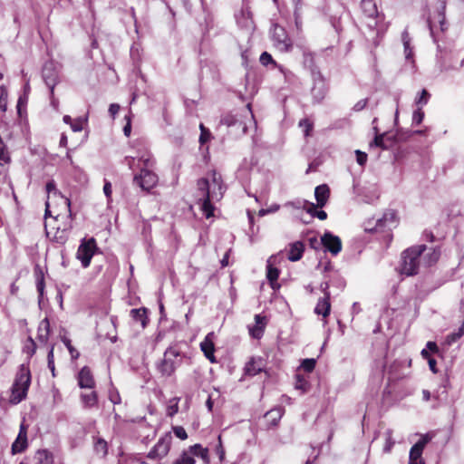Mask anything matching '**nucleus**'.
I'll return each instance as SVG.
<instances>
[{"mask_svg": "<svg viewBox=\"0 0 464 464\" xmlns=\"http://www.w3.org/2000/svg\"><path fill=\"white\" fill-rule=\"evenodd\" d=\"M198 198L201 202V209L203 210L206 218L213 216L214 207L211 204L212 200L221 199V193L217 192L215 188H210V181L202 178L198 180Z\"/></svg>", "mask_w": 464, "mask_h": 464, "instance_id": "1", "label": "nucleus"}, {"mask_svg": "<svg viewBox=\"0 0 464 464\" xmlns=\"http://www.w3.org/2000/svg\"><path fill=\"white\" fill-rule=\"evenodd\" d=\"M426 249L425 245H420L404 250L401 254V274L408 276L418 274L421 263V255Z\"/></svg>", "mask_w": 464, "mask_h": 464, "instance_id": "2", "label": "nucleus"}, {"mask_svg": "<svg viewBox=\"0 0 464 464\" xmlns=\"http://www.w3.org/2000/svg\"><path fill=\"white\" fill-rule=\"evenodd\" d=\"M31 383V374L28 366L22 364L16 374L14 382L12 387V399L13 403H19L27 394Z\"/></svg>", "mask_w": 464, "mask_h": 464, "instance_id": "3", "label": "nucleus"}, {"mask_svg": "<svg viewBox=\"0 0 464 464\" xmlns=\"http://www.w3.org/2000/svg\"><path fill=\"white\" fill-rule=\"evenodd\" d=\"M182 362V355L177 346H169L164 353L163 359L157 363L158 371L163 375L171 376Z\"/></svg>", "mask_w": 464, "mask_h": 464, "instance_id": "4", "label": "nucleus"}, {"mask_svg": "<svg viewBox=\"0 0 464 464\" xmlns=\"http://www.w3.org/2000/svg\"><path fill=\"white\" fill-rule=\"evenodd\" d=\"M96 241L93 237L83 238L78 247L76 256L81 261L82 266L86 268L90 266L92 257L97 250Z\"/></svg>", "mask_w": 464, "mask_h": 464, "instance_id": "5", "label": "nucleus"}, {"mask_svg": "<svg viewBox=\"0 0 464 464\" xmlns=\"http://www.w3.org/2000/svg\"><path fill=\"white\" fill-rule=\"evenodd\" d=\"M133 182L143 190L150 191L158 183V176L147 169H141L140 173L133 178Z\"/></svg>", "mask_w": 464, "mask_h": 464, "instance_id": "6", "label": "nucleus"}, {"mask_svg": "<svg viewBox=\"0 0 464 464\" xmlns=\"http://www.w3.org/2000/svg\"><path fill=\"white\" fill-rule=\"evenodd\" d=\"M171 440L172 437L169 433L165 434L158 440L156 445L150 450V451L147 455V458L151 459H161L162 458L167 456L170 449Z\"/></svg>", "mask_w": 464, "mask_h": 464, "instance_id": "7", "label": "nucleus"}, {"mask_svg": "<svg viewBox=\"0 0 464 464\" xmlns=\"http://www.w3.org/2000/svg\"><path fill=\"white\" fill-rule=\"evenodd\" d=\"M42 76L53 95L54 87L59 82V72L56 64L53 62L45 63L43 67Z\"/></svg>", "mask_w": 464, "mask_h": 464, "instance_id": "8", "label": "nucleus"}, {"mask_svg": "<svg viewBox=\"0 0 464 464\" xmlns=\"http://www.w3.org/2000/svg\"><path fill=\"white\" fill-rule=\"evenodd\" d=\"M220 122L228 128L235 129L236 135H244L246 133L247 126L243 119V115L227 114L221 118Z\"/></svg>", "mask_w": 464, "mask_h": 464, "instance_id": "9", "label": "nucleus"}, {"mask_svg": "<svg viewBox=\"0 0 464 464\" xmlns=\"http://www.w3.org/2000/svg\"><path fill=\"white\" fill-rule=\"evenodd\" d=\"M396 223L397 220L395 211L389 209L384 212L383 216L381 218L377 219L376 226L373 228L365 227V231L373 232L383 229H392V227L396 226Z\"/></svg>", "mask_w": 464, "mask_h": 464, "instance_id": "10", "label": "nucleus"}, {"mask_svg": "<svg viewBox=\"0 0 464 464\" xmlns=\"http://www.w3.org/2000/svg\"><path fill=\"white\" fill-rule=\"evenodd\" d=\"M323 246L332 255L336 256L342 250L341 239L330 232H325L321 237Z\"/></svg>", "mask_w": 464, "mask_h": 464, "instance_id": "11", "label": "nucleus"}, {"mask_svg": "<svg viewBox=\"0 0 464 464\" xmlns=\"http://www.w3.org/2000/svg\"><path fill=\"white\" fill-rule=\"evenodd\" d=\"M273 37L277 48H279L281 51L288 52L291 50L292 44L285 35V32L283 27L276 25L274 29Z\"/></svg>", "mask_w": 464, "mask_h": 464, "instance_id": "12", "label": "nucleus"}, {"mask_svg": "<svg viewBox=\"0 0 464 464\" xmlns=\"http://www.w3.org/2000/svg\"><path fill=\"white\" fill-rule=\"evenodd\" d=\"M428 441V437H423L411 447L410 450V464H418V460L420 459L423 449Z\"/></svg>", "mask_w": 464, "mask_h": 464, "instance_id": "13", "label": "nucleus"}, {"mask_svg": "<svg viewBox=\"0 0 464 464\" xmlns=\"http://www.w3.org/2000/svg\"><path fill=\"white\" fill-rule=\"evenodd\" d=\"M255 323L256 324L254 326H249V333L252 337L260 339L264 334V330L266 324V318L261 314H256Z\"/></svg>", "mask_w": 464, "mask_h": 464, "instance_id": "14", "label": "nucleus"}, {"mask_svg": "<svg viewBox=\"0 0 464 464\" xmlns=\"http://www.w3.org/2000/svg\"><path fill=\"white\" fill-rule=\"evenodd\" d=\"M78 383L81 388L92 389L94 387V380L91 370L84 366L78 374Z\"/></svg>", "mask_w": 464, "mask_h": 464, "instance_id": "15", "label": "nucleus"}, {"mask_svg": "<svg viewBox=\"0 0 464 464\" xmlns=\"http://www.w3.org/2000/svg\"><path fill=\"white\" fill-rule=\"evenodd\" d=\"M330 196V188L326 184L319 185L315 188L314 197L316 199V204L318 208H324Z\"/></svg>", "mask_w": 464, "mask_h": 464, "instance_id": "16", "label": "nucleus"}, {"mask_svg": "<svg viewBox=\"0 0 464 464\" xmlns=\"http://www.w3.org/2000/svg\"><path fill=\"white\" fill-rule=\"evenodd\" d=\"M27 447V437H26V429L24 425H21L19 434L12 445V451L14 454L20 453L25 450Z\"/></svg>", "mask_w": 464, "mask_h": 464, "instance_id": "17", "label": "nucleus"}, {"mask_svg": "<svg viewBox=\"0 0 464 464\" xmlns=\"http://www.w3.org/2000/svg\"><path fill=\"white\" fill-rule=\"evenodd\" d=\"M327 92V87L324 81L316 82L311 90L313 99L315 102H321L325 97Z\"/></svg>", "mask_w": 464, "mask_h": 464, "instance_id": "18", "label": "nucleus"}, {"mask_svg": "<svg viewBox=\"0 0 464 464\" xmlns=\"http://www.w3.org/2000/svg\"><path fill=\"white\" fill-rule=\"evenodd\" d=\"M330 310V294H327V296H324L323 298L318 300L317 304L314 308V312L317 314H322L324 317H326L329 315Z\"/></svg>", "mask_w": 464, "mask_h": 464, "instance_id": "19", "label": "nucleus"}, {"mask_svg": "<svg viewBox=\"0 0 464 464\" xmlns=\"http://www.w3.org/2000/svg\"><path fill=\"white\" fill-rule=\"evenodd\" d=\"M304 252V245L302 242L297 241L290 246L288 259L292 262L298 261L302 258Z\"/></svg>", "mask_w": 464, "mask_h": 464, "instance_id": "20", "label": "nucleus"}, {"mask_svg": "<svg viewBox=\"0 0 464 464\" xmlns=\"http://www.w3.org/2000/svg\"><path fill=\"white\" fill-rule=\"evenodd\" d=\"M131 318L137 322L140 323L142 328H145L148 324V316H147V309L146 308H136L131 309L130 312Z\"/></svg>", "mask_w": 464, "mask_h": 464, "instance_id": "21", "label": "nucleus"}, {"mask_svg": "<svg viewBox=\"0 0 464 464\" xmlns=\"http://www.w3.org/2000/svg\"><path fill=\"white\" fill-rule=\"evenodd\" d=\"M50 334V323L47 318H44L41 321L38 326V335L37 338L41 343H47L48 337Z\"/></svg>", "mask_w": 464, "mask_h": 464, "instance_id": "22", "label": "nucleus"}, {"mask_svg": "<svg viewBox=\"0 0 464 464\" xmlns=\"http://www.w3.org/2000/svg\"><path fill=\"white\" fill-rule=\"evenodd\" d=\"M35 464H53V457L46 450H39L34 455Z\"/></svg>", "mask_w": 464, "mask_h": 464, "instance_id": "23", "label": "nucleus"}, {"mask_svg": "<svg viewBox=\"0 0 464 464\" xmlns=\"http://www.w3.org/2000/svg\"><path fill=\"white\" fill-rule=\"evenodd\" d=\"M274 256H270L266 262V277L270 282L272 287L274 288V283L277 280L279 276V270L273 266Z\"/></svg>", "mask_w": 464, "mask_h": 464, "instance_id": "24", "label": "nucleus"}, {"mask_svg": "<svg viewBox=\"0 0 464 464\" xmlns=\"http://www.w3.org/2000/svg\"><path fill=\"white\" fill-rule=\"evenodd\" d=\"M361 8L362 13L369 18H373L377 14V7L372 0H362Z\"/></svg>", "mask_w": 464, "mask_h": 464, "instance_id": "25", "label": "nucleus"}, {"mask_svg": "<svg viewBox=\"0 0 464 464\" xmlns=\"http://www.w3.org/2000/svg\"><path fill=\"white\" fill-rule=\"evenodd\" d=\"M201 351L204 353L205 356L212 362H216L214 357V343L212 341L208 340V335L206 339L200 343Z\"/></svg>", "mask_w": 464, "mask_h": 464, "instance_id": "26", "label": "nucleus"}, {"mask_svg": "<svg viewBox=\"0 0 464 464\" xmlns=\"http://www.w3.org/2000/svg\"><path fill=\"white\" fill-rule=\"evenodd\" d=\"M189 453L200 457L206 463H208V450L203 448L200 444H195L188 449Z\"/></svg>", "mask_w": 464, "mask_h": 464, "instance_id": "27", "label": "nucleus"}, {"mask_svg": "<svg viewBox=\"0 0 464 464\" xmlns=\"http://www.w3.org/2000/svg\"><path fill=\"white\" fill-rule=\"evenodd\" d=\"M245 371H246V373L247 375H251V376H255L256 375L257 373L261 372H262V363H261V360H258L256 361V360H251L246 365V368H245Z\"/></svg>", "mask_w": 464, "mask_h": 464, "instance_id": "28", "label": "nucleus"}, {"mask_svg": "<svg viewBox=\"0 0 464 464\" xmlns=\"http://www.w3.org/2000/svg\"><path fill=\"white\" fill-rule=\"evenodd\" d=\"M440 256V252L435 248L431 249L430 252L427 253L423 256H421V261L427 266H432L435 264Z\"/></svg>", "mask_w": 464, "mask_h": 464, "instance_id": "29", "label": "nucleus"}, {"mask_svg": "<svg viewBox=\"0 0 464 464\" xmlns=\"http://www.w3.org/2000/svg\"><path fill=\"white\" fill-rule=\"evenodd\" d=\"M445 9H446V2L445 0L441 1L440 8L438 11L437 18L440 24V30L441 33H444L447 29V23L445 18Z\"/></svg>", "mask_w": 464, "mask_h": 464, "instance_id": "30", "label": "nucleus"}, {"mask_svg": "<svg viewBox=\"0 0 464 464\" xmlns=\"http://www.w3.org/2000/svg\"><path fill=\"white\" fill-rule=\"evenodd\" d=\"M82 401L83 402L85 407H93L97 404L98 397L95 392H92L90 393H82L81 395Z\"/></svg>", "mask_w": 464, "mask_h": 464, "instance_id": "31", "label": "nucleus"}, {"mask_svg": "<svg viewBox=\"0 0 464 464\" xmlns=\"http://www.w3.org/2000/svg\"><path fill=\"white\" fill-rule=\"evenodd\" d=\"M215 187H218V192L221 193V198L223 197V185H222V179L220 174H218L216 170H213L211 172V182H210V188H215Z\"/></svg>", "mask_w": 464, "mask_h": 464, "instance_id": "32", "label": "nucleus"}, {"mask_svg": "<svg viewBox=\"0 0 464 464\" xmlns=\"http://www.w3.org/2000/svg\"><path fill=\"white\" fill-rule=\"evenodd\" d=\"M317 205L311 203L307 208V213H309L313 218L316 217L320 220H324L327 218V213L324 210H317Z\"/></svg>", "mask_w": 464, "mask_h": 464, "instance_id": "33", "label": "nucleus"}, {"mask_svg": "<svg viewBox=\"0 0 464 464\" xmlns=\"http://www.w3.org/2000/svg\"><path fill=\"white\" fill-rule=\"evenodd\" d=\"M94 450L102 457H105L108 451L107 442L103 439H98L94 443Z\"/></svg>", "mask_w": 464, "mask_h": 464, "instance_id": "34", "label": "nucleus"}, {"mask_svg": "<svg viewBox=\"0 0 464 464\" xmlns=\"http://www.w3.org/2000/svg\"><path fill=\"white\" fill-rule=\"evenodd\" d=\"M385 136L386 133L376 134L374 140L370 143V147H380L382 150H387L389 148V145H387L384 140Z\"/></svg>", "mask_w": 464, "mask_h": 464, "instance_id": "35", "label": "nucleus"}, {"mask_svg": "<svg viewBox=\"0 0 464 464\" xmlns=\"http://www.w3.org/2000/svg\"><path fill=\"white\" fill-rule=\"evenodd\" d=\"M70 228H71V226H69L68 227H64L62 230H60V228H57V231L55 232V234L53 236V240L59 244H64L68 238L67 230Z\"/></svg>", "mask_w": 464, "mask_h": 464, "instance_id": "36", "label": "nucleus"}, {"mask_svg": "<svg viewBox=\"0 0 464 464\" xmlns=\"http://www.w3.org/2000/svg\"><path fill=\"white\" fill-rule=\"evenodd\" d=\"M410 41L411 40L409 37V34L406 31H404L402 33V42H403V45H404L405 57L407 60H410L413 55L412 49L410 46Z\"/></svg>", "mask_w": 464, "mask_h": 464, "instance_id": "37", "label": "nucleus"}, {"mask_svg": "<svg viewBox=\"0 0 464 464\" xmlns=\"http://www.w3.org/2000/svg\"><path fill=\"white\" fill-rule=\"evenodd\" d=\"M384 435H385V444H384V447H383V452L389 453L392 450V449L394 446V444H395V441L392 439V430H387L385 431Z\"/></svg>", "mask_w": 464, "mask_h": 464, "instance_id": "38", "label": "nucleus"}, {"mask_svg": "<svg viewBox=\"0 0 464 464\" xmlns=\"http://www.w3.org/2000/svg\"><path fill=\"white\" fill-rule=\"evenodd\" d=\"M303 57H304L303 63H304V67L308 68L309 70L316 67L314 65V54L311 52L304 50L303 52Z\"/></svg>", "mask_w": 464, "mask_h": 464, "instance_id": "39", "label": "nucleus"}, {"mask_svg": "<svg viewBox=\"0 0 464 464\" xmlns=\"http://www.w3.org/2000/svg\"><path fill=\"white\" fill-rule=\"evenodd\" d=\"M266 417L269 418L272 425H276L277 421L282 417L281 409L271 410L270 411L266 412Z\"/></svg>", "mask_w": 464, "mask_h": 464, "instance_id": "40", "label": "nucleus"}, {"mask_svg": "<svg viewBox=\"0 0 464 464\" xmlns=\"http://www.w3.org/2000/svg\"><path fill=\"white\" fill-rule=\"evenodd\" d=\"M173 464H195V459L188 452L184 451Z\"/></svg>", "mask_w": 464, "mask_h": 464, "instance_id": "41", "label": "nucleus"}, {"mask_svg": "<svg viewBox=\"0 0 464 464\" xmlns=\"http://www.w3.org/2000/svg\"><path fill=\"white\" fill-rule=\"evenodd\" d=\"M295 389L301 390L302 392H305L308 390L309 383L304 377L300 374H296V382L295 384Z\"/></svg>", "mask_w": 464, "mask_h": 464, "instance_id": "42", "label": "nucleus"}, {"mask_svg": "<svg viewBox=\"0 0 464 464\" xmlns=\"http://www.w3.org/2000/svg\"><path fill=\"white\" fill-rule=\"evenodd\" d=\"M430 93L426 89H423L420 95L415 99V103L419 106H423L428 103Z\"/></svg>", "mask_w": 464, "mask_h": 464, "instance_id": "43", "label": "nucleus"}, {"mask_svg": "<svg viewBox=\"0 0 464 464\" xmlns=\"http://www.w3.org/2000/svg\"><path fill=\"white\" fill-rule=\"evenodd\" d=\"M53 349H54V347H53V345H52L48 352V355H47V361H48L47 364H48V368L52 372L53 377H55Z\"/></svg>", "mask_w": 464, "mask_h": 464, "instance_id": "44", "label": "nucleus"}, {"mask_svg": "<svg viewBox=\"0 0 464 464\" xmlns=\"http://www.w3.org/2000/svg\"><path fill=\"white\" fill-rule=\"evenodd\" d=\"M463 334V330L459 329L457 332L447 335L445 342L448 345H451L453 343L459 340Z\"/></svg>", "mask_w": 464, "mask_h": 464, "instance_id": "45", "label": "nucleus"}, {"mask_svg": "<svg viewBox=\"0 0 464 464\" xmlns=\"http://www.w3.org/2000/svg\"><path fill=\"white\" fill-rule=\"evenodd\" d=\"M316 364L315 359H304L301 363V367L307 372H311L314 371Z\"/></svg>", "mask_w": 464, "mask_h": 464, "instance_id": "46", "label": "nucleus"}, {"mask_svg": "<svg viewBox=\"0 0 464 464\" xmlns=\"http://www.w3.org/2000/svg\"><path fill=\"white\" fill-rule=\"evenodd\" d=\"M312 202H309L307 200H301V199H298V200H295V201H292V202H288L287 203V206H291L295 208H302V209H305L307 211V208L309 207V204H311Z\"/></svg>", "mask_w": 464, "mask_h": 464, "instance_id": "47", "label": "nucleus"}, {"mask_svg": "<svg viewBox=\"0 0 464 464\" xmlns=\"http://www.w3.org/2000/svg\"><path fill=\"white\" fill-rule=\"evenodd\" d=\"M0 110L5 111L7 104V92L5 86L0 87Z\"/></svg>", "mask_w": 464, "mask_h": 464, "instance_id": "48", "label": "nucleus"}, {"mask_svg": "<svg viewBox=\"0 0 464 464\" xmlns=\"http://www.w3.org/2000/svg\"><path fill=\"white\" fill-rule=\"evenodd\" d=\"M424 118V112L421 108H419L413 112L412 121L414 124H420Z\"/></svg>", "mask_w": 464, "mask_h": 464, "instance_id": "49", "label": "nucleus"}, {"mask_svg": "<svg viewBox=\"0 0 464 464\" xmlns=\"http://www.w3.org/2000/svg\"><path fill=\"white\" fill-rule=\"evenodd\" d=\"M299 126L303 128L305 136L309 135V132L313 128V124L307 119L301 120Z\"/></svg>", "mask_w": 464, "mask_h": 464, "instance_id": "50", "label": "nucleus"}, {"mask_svg": "<svg viewBox=\"0 0 464 464\" xmlns=\"http://www.w3.org/2000/svg\"><path fill=\"white\" fill-rule=\"evenodd\" d=\"M173 432L180 440H186L188 438L185 429L181 426L173 427Z\"/></svg>", "mask_w": 464, "mask_h": 464, "instance_id": "51", "label": "nucleus"}, {"mask_svg": "<svg viewBox=\"0 0 464 464\" xmlns=\"http://www.w3.org/2000/svg\"><path fill=\"white\" fill-rule=\"evenodd\" d=\"M259 60L260 63L265 66L268 65L269 63H275V61L273 60L272 56L267 52L262 53Z\"/></svg>", "mask_w": 464, "mask_h": 464, "instance_id": "52", "label": "nucleus"}, {"mask_svg": "<svg viewBox=\"0 0 464 464\" xmlns=\"http://www.w3.org/2000/svg\"><path fill=\"white\" fill-rule=\"evenodd\" d=\"M427 24H428V27H429V30H430V34L431 38L433 39V42L437 43L438 42V35H437V33L435 31V26L433 24V22H432V20L430 18L427 19Z\"/></svg>", "mask_w": 464, "mask_h": 464, "instance_id": "53", "label": "nucleus"}, {"mask_svg": "<svg viewBox=\"0 0 464 464\" xmlns=\"http://www.w3.org/2000/svg\"><path fill=\"white\" fill-rule=\"evenodd\" d=\"M139 160H140V161H141L143 163V167L141 169H148L150 167L152 166V160L149 154L141 155L140 157H139Z\"/></svg>", "mask_w": 464, "mask_h": 464, "instance_id": "54", "label": "nucleus"}, {"mask_svg": "<svg viewBox=\"0 0 464 464\" xmlns=\"http://www.w3.org/2000/svg\"><path fill=\"white\" fill-rule=\"evenodd\" d=\"M83 122L82 119L73 120L71 123V128L74 132L81 131L83 129Z\"/></svg>", "mask_w": 464, "mask_h": 464, "instance_id": "55", "label": "nucleus"}, {"mask_svg": "<svg viewBox=\"0 0 464 464\" xmlns=\"http://www.w3.org/2000/svg\"><path fill=\"white\" fill-rule=\"evenodd\" d=\"M355 154L358 164L363 166L367 161V154L361 150H356Z\"/></svg>", "mask_w": 464, "mask_h": 464, "instance_id": "56", "label": "nucleus"}, {"mask_svg": "<svg viewBox=\"0 0 464 464\" xmlns=\"http://www.w3.org/2000/svg\"><path fill=\"white\" fill-rule=\"evenodd\" d=\"M63 342L64 343V344L68 348V350H69V352L71 353L72 358H77L79 356V353L71 345L70 340L67 339V338H63Z\"/></svg>", "mask_w": 464, "mask_h": 464, "instance_id": "57", "label": "nucleus"}, {"mask_svg": "<svg viewBox=\"0 0 464 464\" xmlns=\"http://www.w3.org/2000/svg\"><path fill=\"white\" fill-rule=\"evenodd\" d=\"M310 71H311L314 83H316V82H319V81H324L321 72L316 67L311 69Z\"/></svg>", "mask_w": 464, "mask_h": 464, "instance_id": "58", "label": "nucleus"}, {"mask_svg": "<svg viewBox=\"0 0 464 464\" xmlns=\"http://www.w3.org/2000/svg\"><path fill=\"white\" fill-rule=\"evenodd\" d=\"M36 288H37V291L39 293V295L43 296L44 289V276L43 275H41L37 278Z\"/></svg>", "mask_w": 464, "mask_h": 464, "instance_id": "59", "label": "nucleus"}, {"mask_svg": "<svg viewBox=\"0 0 464 464\" xmlns=\"http://www.w3.org/2000/svg\"><path fill=\"white\" fill-rule=\"evenodd\" d=\"M109 399L113 404H118L121 402V397L117 391L111 392L109 394Z\"/></svg>", "mask_w": 464, "mask_h": 464, "instance_id": "60", "label": "nucleus"}, {"mask_svg": "<svg viewBox=\"0 0 464 464\" xmlns=\"http://www.w3.org/2000/svg\"><path fill=\"white\" fill-rule=\"evenodd\" d=\"M46 191H47L48 194H51V193H53L54 195L58 194V191L56 189V185H55L53 180H51V181L47 182V184H46Z\"/></svg>", "mask_w": 464, "mask_h": 464, "instance_id": "61", "label": "nucleus"}, {"mask_svg": "<svg viewBox=\"0 0 464 464\" xmlns=\"http://www.w3.org/2000/svg\"><path fill=\"white\" fill-rule=\"evenodd\" d=\"M125 119L127 120V123L123 127V133L125 136L129 137L131 132V124H130V117L126 116Z\"/></svg>", "mask_w": 464, "mask_h": 464, "instance_id": "62", "label": "nucleus"}, {"mask_svg": "<svg viewBox=\"0 0 464 464\" xmlns=\"http://www.w3.org/2000/svg\"><path fill=\"white\" fill-rule=\"evenodd\" d=\"M120 111V105L117 104V103H111L109 107V113L111 114V117H115V115L119 112Z\"/></svg>", "mask_w": 464, "mask_h": 464, "instance_id": "63", "label": "nucleus"}, {"mask_svg": "<svg viewBox=\"0 0 464 464\" xmlns=\"http://www.w3.org/2000/svg\"><path fill=\"white\" fill-rule=\"evenodd\" d=\"M103 192L105 196L110 198L111 196V184L110 181H105L103 186Z\"/></svg>", "mask_w": 464, "mask_h": 464, "instance_id": "64", "label": "nucleus"}]
</instances>
